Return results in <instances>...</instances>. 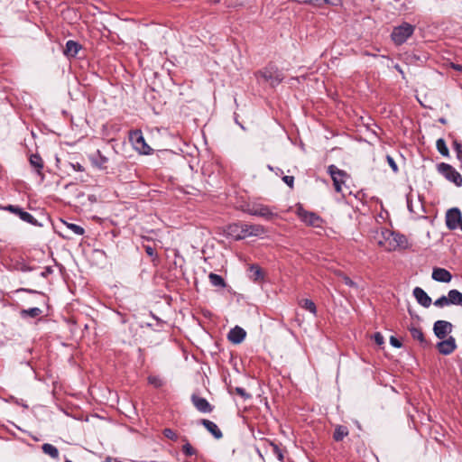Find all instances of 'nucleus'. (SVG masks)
<instances>
[{"mask_svg":"<svg viewBox=\"0 0 462 462\" xmlns=\"http://www.w3.org/2000/svg\"><path fill=\"white\" fill-rule=\"evenodd\" d=\"M374 239L379 246L388 252L404 248L407 245V239L404 236L392 232L387 228L376 230Z\"/></svg>","mask_w":462,"mask_h":462,"instance_id":"obj_1","label":"nucleus"},{"mask_svg":"<svg viewBox=\"0 0 462 462\" xmlns=\"http://www.w3.org/2000/svg\"><path fill=\"white\" fill-rule=\"evenodd\" d=\"M266 232L264 226L261 225H247L243 223H234L226 226V233L236 240L245 239L249 236H259Z\"/></svg>","mask_w":462,"mask_h":462,"instance_id":"obj_2","label":"nucleus"},{"mask_svg":"<svg viewBox=\"0 0 462 462\" xmlns=\"http://www.w3.org/2000/svg\"><path fill=\"white\" fill-rule=\"evenodd\" d=\"M255 77L259 83L266 82L272 87L277 86L283 79L282 73L273 64L255 72Z\"/></svg>","mask_w":462,"mask_h":462,"instance_id":"obj_3","label":"nucleus"},{"mask_svg":"<svg viewBox=\"0 0 462 462\" xmlns=\"http://www.w3.org/2000/svg\"><path fill=\"white\" fill-rule=\"evenodd\" d=\"M328 173L330 174L335 189L337 192L341 193L343 196L346 193H350L349 188L346 185L349 176L342 170H339L335 165L328 166Z\"/></svg>","mask_w":462,"mask_h":462,"instance_id":"obj_4","label":"nucleus"},{"mask_svg":"<svg viewBox=\"0 0 462 462\" xmlns=\"http://www.w3.org/2000/svg\"><path fill=\"white\" fill-rule=\"evenodd\" d=\"M414 27L407 23L395 27L392 32V39L394 43L400 45L406 42V40L412 35Z\"/></svg>","mask_w":462,"mask_h":462,"instance_id":"obj_5","label":"nucleus"},{"mask_svg":"<svg viewBox=\"0 0 462 462\" xmlns=\"http://www.w3.org/2000/svg\"><path fill=\"white\" fill-rule=\"evenodd\" d=\"M438 171L441 173L448 180L453 182L457 186L462 185V176L460 173L451 165L441 162L438 165Z\"/></svg>","mask_w":462,"mask_h":462,"instance_id":"obj_6","label":"nucleus"},{"mask_svg":"<svg viewBox=\"0 0 462 462\" xmlns=\"http://www.w3.org/2000/svg\"><path fill=\"white\" fill-rule=\"evenodd\" d=\"M130 140L133 143V146L135 151H137L141 154H150L152 152V148L146 143L142 132L134 131L130 135Z\"/></svg>","mask_w":462,"mask_h":462,"instance_id":"obj_7","label":"nucleus"},{"mask_svg":"<svg viewBox=\"0 0 462 462\" xmlns=\"http://www.w3.org/2000/svg\"><path fill=\"white\" fill-rule=\"evenodd\" d=\"M461 223L462 216L461 211L458 208H454L448 210L446 214V224L449 229H457Z\"/></svg>","mask_w":462,"mask_h":462,"instance_id":"obj_8","label":"nucleus"},{"mask_svg":"<svg viewBox=\"0 0 462 462\" xmlns=\"http://www.w3.org/2000/svg\"><path fill=\"white\" fill-rule=\"evenodd\" d=\"M452 324L446 320H438L433 327L434 334L439 339L445 338L452 331Z\"/></svg>","mask_w":462,"mask_h":462,"instance_id":"obj_9","label":"nucleus"},{"mask_svg":"<svg viewBox=\"0 0 462 462\" xmlns=\"http://www.w3.org/2000/svg\"><path fill=\"white\" fill-rule=\"evenodd\" d=\"M299 217L308 225L313 226H319L321 223V219L316 214L304 210L301 207L297 209Z\"/></svg>","mask_w":462,"mask_h":462,"instance_id":"obj_10","label":"nucleus"},{"mask_svg":"<svg viewBox=\"0 0 462 462\" xmlns=\"http://www.w3.org/2000/svg\"><path fill=\"white\" fill-rule=\"evenodd\" d=\"M248 213L252 216H258L267 220L272 219L274 217L272 210L267 206L263 205H255L251 207L248 209Z\"/></svg>","mask_w":462,"mask_h":462,"instance_id":"obj_11","label":"nucleus"},{"mask_svg":"<svg viewBox=\"0 0 462 462\" xmlns=\"http://www.w3.org/2000/svg\"><path fill=\"white\" fill-rule=\"evenodd\" d=\"M456 347L457 345L453 337H449L446 340H442L437 344V348L442 355L451 354L456 349Z\"/></svg>","mask_w":462,"mask_h":462,"instance_id":"obj_12","label":"nucleus"},{"mask_svg":"<svg viewBox=\"0 0 462 462\" xmlns=\"http://www.w3.org/2000/svg\"><path fill=\"white\" fill-rule=\"evenodd\" d=\"M432 279L439 282H449L452 279L451 273L444 269L436 267L432 271Z\"/></svg>","mask_w":462,"mask_h":462,"instance_id":"obj_13","label":"nucleus"},{"mask_svg":"<svg viewBox=\"0 0 462 462\" xmlns=\"http://www.w3.org/2000/svg\"><path fill=\"white\" fill-rule=\"evenodd\" d=\"M245 336L246 332L245 329L236 326L229 331L227 338L234 344H240L245 339Z\"/></svg>","mask_w":462,"mask_h":462,"instance_id":"obj_14","label":"nucleus"},{"mask_svg":"<svg viewBox=\"0 0 462 462\" xmlns=\"http://www.w3.org/2000/svg\"><path fill=\"white\" fill-rule=\"evenodd\" d=\"M413 295L417 301L423 307H429L431 304V299L421 288L416 287L413 290Z\"/></svg>","mask_w":462,"mask_h":462,"instance_id":"obj_15","label":"nucleus"},{"mask_svg":"<svg viewBox=\"0 0 462 462\" xmlns=\"http://www.w3.org/2000/svg\"><path fill=\"white\" fill-rule=\"evenodd\" d=\"M192 402L194 406L201 412L206 413L210 412L212 411L210 404L204 398L193 396Z\"/></svg>","mask_w":462,"mask_h":462,"instance_id":"obj_16","label":"nucleus"},{"mask_svg":"<svg viewBox=\"0 0 462 462\" xmlns=\"http://www.w3.org/2000/svg\"><path fill=\"white\" fill-rule=\"evenodd\" d=\"M80 49L81 46L78 42L74 41H68L64 49V54L68 57L73 58L78 54Z\"/></svg>","mask_w":462,"mask_h":462,"instance_id":"obj_17","label":"nucleus"},{"mask_svg":"<svg viewBox=\"0 0 462 462\" xmlns=\"http://www.w3.org/2000/svg\"><path fill=\"white\" fill-rule=\"evenodd\" d=\"M201 423L205 426V428L217 439H220L222 437V432L218 429L216 423L208 420H202Z\"/></svg>","mask_w":462,"mask_h":462,"instance_id":"obj_18","label":"nucleus"},{"mask_svg":"<svg viewBox=\"0 0 462 462\" xmlns=\"http://www.w3.org/2000/svg\"><path fill=\"white\" fill-rule=\"evenodd\" d=\"M91 162L97 168L104 169L107 162V158L102 155L99 151H97V152L91 156Z\"/></svg>","mask_w":462,"mask_h":462,"instance_id":"obj_19","label":"nucleus"},{"mask_svg":"<svg viewBox=\"0 0 462 462\" xmlns=\"http://www.w3.org/2000/svg\"><path fill=\"white\" fill-rule=\"evenodd\" d=\"M449 304L462 305V293L457 290H450L448 294Z\"/></svg>","mask_w":462,"mask_h":462,"instance_id":"obj_20","label":"nucleus"},{"mask_svg":"<svg viewBox=\"0 0 462 462\" xmlns=\"http://www.w3.org/2000/svg\"><path fill=\"white\" fill-rule=\"evenodd\" d=\"M42 448L43 453L46 455H49L51 457H52V458L59 457V450L53 445L45 443L42 445Z\"/></svg>","mask_w":462,"mask_h":462,"instance_id":"obj_21","label":"nucleus"},{"mask_svg":"<svg viewBox=\"0 0 462 462\" xmlns=\"http://www.w3.org/2000/svg\"><path fill=\"white\" fill-rule=\"evenodd\" d=\"M30 163L32 167L37 169L38 171H40L43 167L42 160L38 154L31 155Z\"/></svg>","mask_w":462,"mask_h":462,"instance_id":"obj_22","label":"nucleus"},{"mask_svg":"<svg viewBox=\"0 0 462 462\" xmlns=\"http://www.w3.org/2000/svg\"><path fill=\"white\" fill-rule=\"evenodd\" d=\"M300 306L309 310L310 312H311L312 314H316L317 312V309H316V305L315 303L309 300V299H304L300 301Z\"/></svg>","mask_w":462,"mask_h":462,"instance_id":"obj_23","label":"nucleus"},{"mask_svg":"<svg viewBox=\"0 0 462 462\" xmlns=\"http://www.w3.org/2000/svg\"><path fill=\"white\" fill-rule=\"evenodd\" d=\"M348 434V431L346 428L339 426L336 429L334 433V439L337 441L342 440L344 437H346Z\"/></svg>","mask_w":462,"mask_h":462,"instance_id":"obj_24","label":"nucleus"},{"mask_svg":"<svg viewBox=\"0 0 462 462\" xmlns=\"http://www.w3.org/2000/svg\"><path fill=\"white\" fill-rule=\"evenodd\" d=\"M436 145H437V149L440 154H442L443 156L448 155V149L446 143L443 139L437 140Z\"/></svg>","mask_w":462,"mask_h":462,"instance_id":"obj_25","label":"nucleus"},{"mask_svg":"<svg viewBox=\"0 0 462 462\" xmlns=\"http://www.w3.org/2000/svg\"><path fill=\"white\" fill-rule=\"evenodd\" d=\"M208 278H209L210 282L214 286H224L225 285V282L220 275H217L216 273H210Z\"/></svg>","mask_w":462,"mask_h":462,"instance_id":"obj_26","label":"nucleus"},{"mask_svg":"<svg viewBox=\"0 0 462 462\" xmlns=\"http://www.w3.org/2000/svg\"><path fill=\"white\" fill-rule=\"evenodd\" d=\"M20 218L27 223L33 224L35 222L34 217L28 212L23 211L22 208L20 209V212L17 214Z\"/></svg>","mask_w":462,"mask_h":462,"instance_id":"obj_27","label":"nucleus"},{"mask_svg":"<svg viewBox=\"0 0 462 462\" xmlns=\"http://www.w3.org/2000/svg\"><path fill=\"white\" fill-rule=\"evenodd\" d=\"M148 382L150 384L153 385L154 387H161L163 384L162 380L156 375H150L148 377Z\"/></svg>","mask_w":462,"mask_h":462,"instance_id":"obj_28","label":"nucleus"},{"mask_svg":"<svg viewBox=\"0 0 462 462\" xmlns=\"http://www.w3.org/2000/svg\"><path fill=\"white\" fill-rule=\"evenodd\" d=\"M250 271L252 273V277L254 278V281H257V280H260L263 278V272H262L261 268H259L258 266H252Z\"/></svg>","mask_w":462,"mask_h":462,"instance_id":"obj_29","label":"nucleus"},{"mask_svg":"<svg viewBox=\"0 0 462 462\" xmlns=\"http://www.w3.org/2000/svg\"><path fill=\"white\" fill-rule=\"evenodd\" d=\"M336 274L337 276L341 277L343 282H345V284H346L347 286H349V287H356V282H354L349 277H347L346 275L343 274L341 272H337Z\"/></svg>","mask_w":462,"mask_h":462,"instance_id":"obj_30","label":"nucleus"},{"mask_svg":"<svg viewBox=\"0 0 462 462\" xmlns=\"http://www.w3.org/2000/svg\"><path fill=\"white\" fill-rule=\"evenodd\" d=\"M41 312H42V310L39 308H32L29 310H23V315H28L32 318L37 317L38 315L41 314Z\"/></svg>","mask_w":462,"mask_h":462,"instance_id":"obj_31","label":"nucleus"},{"mask_svg":"<svg viewBox=\"0 0 462 462\" xmlns=\"http://www.w3.org/2000/svg\"><path fill=\"white\" fill-rule=\"evenodd\" d=\"M434 305L437 307H439V308L449 305L448 297L441 296L440 298H439L438 300H435Z\"/></svg>","mask_w":462,"mask_h":462,"instance_id":"obj_32","label":"nucleus"},{"mask_svg":"<svg viewBox=\"0 0 462 462\" xmlns=\"http://www.w3.org/2000/svg\"><path fill=\"white\" fill-rule=\"evenodd\" d=\"M411 333L413 338L418 339L420 341L423 340V333L420 329L413 328L411 329Z\"/></svg>","mask_w":462,"mask_h":462,"instance_id":"obj_33","label":"nucleus"},{"mask_svg":"<svg viewBox=\"0 0 462 462\" xmlns=\"http://www.w3.org/2000/svg\"><path fill=\"white\" fill-rule=\"evenodd\" d=\"M68 227L72 230L75 234L77 235H83L84 234V229L83 227L76 225V224H69L68 225Z\"/></svg>","mask_w":462,"mask_h":462,"instance_id":"obj_34","label":"nucleus"},{"mask_svg":"<svg viewBox=\"0 0 462 462\" xmlns=\"http://www.w3.org/2000/svg\"><path fill=\"white\" fill-rule=\"evenodd\" d=\"M182 451L187 456H192L195 454V449L192 448V446L189 443H186L185 445H183Z\"/></svg>","mask_w":462,"mask_h":462,"instance_id":"obj_35","label":"nucleus"},{"mask_svg":"<svg viewBox=\"0 0 462 462\" xmlns=\"http://www.w3.org/2000/svg\"><path fill=\"white\" fill-rule=\"evenodd\" d=\"M454 148L457 152V157L459 159H462V144L457 143V141L454 142Z\"/></svg>","mask_w":462,"mask_h":462,"instance_id":"obj_36","label":"nucleus"},{"mask_svg":"<svg viewBox=\"0 0 462 462\" xmlns=\"http://www.w3.org/2000/svg\"><path fill=\"white\" fill-rule=\"evenodd\" d=\"M164 436L171 439H175L177 438L176 433L172 431L171 429L164 430Z\"/></svg>","mask_w":462,"mask_h":462,"instance_id":"obj_37","label":"nucleus"},{"mask_svg":"<svg viewBox=\"0 0 462 462\" xmlns=\"http://www.w3.org/2000/svg\"><path fill=\"white\" fill-rule=\"evenodd\" d=\"M387 162H388L389 165L391 166V168L393 169V171L394 172H396L398 171V167H397V164L395 163L394 160L391 156L388 155Z\"/></svg>","mask_w":462,"mask_h":462,"instance_id":"obj_38","label":"nucleus"},{"mask_svg":"<svg viewBox=\"0 0 462 462\" xmlns=\"http://www.w3.org/2000/svg\"><path fill=\"white\" fill-rule=\"evenodd\" d=\"M282 180L290 187H293L294 178L292 176H284Z\"/></svg>","mask_w":462,"mask_h":462,"instance_id":"obj_39","label":"nucleus"},{"mask_svg":"<svg viewBox=\"0 0 462 462\" xmlns=\"http://www.w3.org/2000/svg\"><path fill=\"white\" fill-rule=\"evenodd\" d=\"M374 339L377 345H383V337L380 333H376L374 336Z\"/></svg>","mask_w":462,"mask_h":462,"instance_id":"obj_40","label":"nucleus"},{"mask_svg":"<svg viewBox=\"0 0 462 462\" xmlns=\"http://www.w3.org/2000/svg\"><path fill=\"white\" fill-rule=\"evenodd\" d=\"M390 343L394 347H401L402 346L401 342L396 337H390Z\"/></svg>","mask_w":462,"mask_h":462,"instance_id":"obj_41","label":"nucleus"},{"mask_svg":"<svg viewBox=\"0 0 462 462\" xmlns=\"http://www.w3.org/2000/svg\"><path fill=\"white\" fill-rule=\"evenodd\" d=\"M5 209L17 215L21 208L13 205H9L5 208Z\"/></svg>","mask_w":462,"mask_h":462,"instance_id":"obj_42","label":"nucleus"},{"mask_svg":"<svg viewBox=\"0 0 462 462\" xmlns=\"http://www.w3.org/2000/svg\"><path fill=\"white\" fill-rule=\"evenodd\" d=\"M236 392L237 394L241 395L242 397L248 398L249 395L245 393V391L243 388L236 387Z\"/></svg>","mask_w":462,"mask_h":462,"instance_id":"obj_43","label":"nucleus"},{"mask_svg":"<svg viewBox=\"0 0 462 462\" xmlns=\"http://www.w3.org/2000/svg\"><path fill=\"white\" fill-rule=\"evenodd\" d=\"M145 252L147 253V254H149L150 256H152L154 255L155 252H154V249L151 246H145Z\"/></svg>","mask_w":462,"mask_h":462,"instance_id":"obj_44","label":"nucleus"},{"mask_svg":"<svg viewBox=\"0 0 462 462\" xmlns=\"http://www.w3.org/2000/svg\"><path fill=\"white\" fill-rule=\"evenodd\" d=\"M322 1L326 4L332 5H337L339 3V0H322Z\"/></svg>","mask_w":462,"mask_h":462,"instance_id":"obj_45","label":"nucleus"},{"mask_svg":"<svg viewBox=\"0 0 462 462\" xmlns=\"http://www.w3.org/2000/svg\"><path fill=\"white\" fill-rule=\"evenodd\" d=\"M452 68H454L455 69L462 72V65H459V64H452Z\"/></svg>","mask_w":462,"mask_h":462,"instance_id":"obj_46","label":"nucleus"},{"mask_svg":"<svg viewBox=\"0 0 462 462\" xmlns=\"http://www.w3.org/2000/svg\"><path fill=\"white\" fill-rule=\"evenodd\" d=\"M395 69H397L401 74H402V75H403V71H402V69H401V67H400L399 65H396V66H395Z\"/></svg>","mask_w":462,"mask_h":462,"instance_id":"obj_47","label":"nucleus"},{"mask_svg":"<svg viewBox=\"0 0 462 462\" xmlns=\"http://www.w3.org/2000/svg\"><path fill=\"white\" fill-rule=\"evenodd\" d=\"M320 1H321V0H308V3H314V2L319 3V2H320Z\"/></svg>","mask_w":462,"mask_h":462,"instance_id":"obj_48","label":"nucleus"},{"mask_svg":"<svg viewBox=\"0 0 462 462\" xmlns=\"http://www.w3.org/2000/svg\"><path fill=\"white\" fill-rule=\"evenodd\" d=\"M280 172H282L281 169H277L276 174H280Z\"/></svg>","mask_w":462,"mask_h":462,"instance_id":"obj_49","label":"nucleus"},{"mask_svg":"<svg viewBox=\"0 0 462 462\" xmlns=\"http://www.w3.org/2000/svg\"><path fill=\"white\" fill-rule=\"evenodd\" d=\"M280 172H282L281 169H277L276 174H280Z\"/></svg>","mask_w":462,"mask_h":462,"instance_id":"obj_50","label":"nucleus"},{"mask_svg":"<svg viewBox=\"0 0 462 462\" xmlns=\"http://www.w3.org/2000/svg\"><path fill=\"white\" fill-rule=\"evenodd\" d=\"M268 169H269L270 171H273V168L272 166H270V165L268 166Z\"/></svg>","mask_w":462,"mask_h":462,"instance_id":"obj_51","label":"nucleus"},{"mask_svg":"<svg viewBox=\"0 0 462 462\" xmlns=\"http://www.w3.org/2000/svg\"><path fill=\"white\" fill-rule=\"evenodd\" d=\"M458 227H460V228H461V230H462V223L459 225V226H458Z\"/></svg>","mask_w":462,"mask_h":462,"instance_id":"obj_52","label":"nucleus"},{"mask_svg":"<svg viewBox=\"0 0 462 462\" xmlns=\"http://www.w3.org/2000/svg\"><path fill=\"white\" fill-rule=\"evenodd\" d=\"M65 462H72V461L67 460V461H65Z\"/></svg>","mask_w":462,"mask_h":462,"instance_id":"obj_53","label":"nucleus"}]
</instances>
